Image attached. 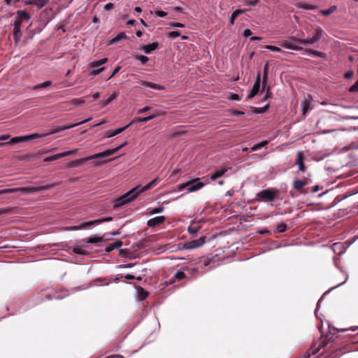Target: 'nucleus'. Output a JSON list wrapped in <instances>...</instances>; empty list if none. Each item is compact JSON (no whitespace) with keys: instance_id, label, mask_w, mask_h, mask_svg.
Here are the masks:
<instances>
[{"instance_id":"33","label":"nucleus","mask_w":358,"mask_h":358,"mask_svg":"<svg viewBox=\"0 0 358 358\" xmlns=\"http://www.w3.org/2000/svg\"><path fill=\"white\" fill-rule=\"evenodd\" d=\"M103 241V238L97 236H94L93 237L89 238L85 242L87 243H96L101 242Z\"/></svg>"},{"instance_id":"16","label":"nucleus","mask_w":358,"mask_h":358,"mask_svg":"<svg viewBox=\"0 0 358 358\" xmlns=\"http://www.w3.org/2000/svg\"><path fill=\"white\" fill-rule=\"evenodd\" d=\"M229 168L227 166H222L220 169L216 170L211 176L210 179L215 180L217 178L222 177L227 171Z\"/></svg>"},{"instance_id":"51","label":"nucleus","mask_w":358,"mask_h":358,"mask_svg":"<svg viewBox=\"0 0 358 358\" xmlns=\"http://www.w3.org/2000/svg\"><path fill=\"white\" fill-rule=\"evenodd\" d=\"M73 252L76 253V254H78V255H85L87 254V252H85V250H83V249L81 248H76L73 249Z\"/></svg>"},{"instance_id":"39","label":"nucleus","mask_w":358,"mask_h":358,"mask_svg":"<svg viewBox=\"0 0 358 358\" xmlns=\"http://www.w3.org/2000/svg\"><path fill=\"white\" fill-rule=\"evenodd\" d=\"M49 0H34V5L38 8H42L45 6Z\"/></svg>"},{"instance_id":"21","label":"nucleus","mask_w":358,"mask_h":358,"mask_svg":"<svg viewBox=\"0 0 358 358\" xmlns=\"http://www.w3.org/2000/svg\"><path fill=\"white\" fill-rule=\"evenodd\" d=\"M142 84L145 87H150V88L157 90H164L165 89L164 87L162 85L152 83L150 82L143 81Z\"/></svg>"},{"instance_id":"22","label":"nucleus","mask_w":358,"mask_h":358,"mask_svg":"<svg viewBox=\"0 0 358 358\" xmlns=\"http://www.w3.org/2000/svg\"><path fill=\"white\" fill-rule=\"evenodd\" d=\"M22 36V32L20 31V27H19V23H17L15 26H14L13 29V37L15 43H17Z\"/></svg>"},{"instance_id":"23","label":"nucleus","mask_w":358,"mask_h":358,"mask_svg":"<svg viewBox=\"0 0 358 358\" xmlns=\"http://www.w3.org/2000/svg\"><path fill=\"white\" fill-rule=\"evenodd\" d=\"M94 224H96V220H93V221H90V222H85V223L82 224L80 226L74 227H73V230L85 229H87L88 227H90L91 226H92Z\"/></svg>"},{"instance_id":"24","label":"nucleus","mask_w":358,"mask_h":358,"mask_svg":"<svg viewBox=\"0 0 358 358\" xmlns=\"http://www.w3.org/2000/svg\"><path fill=\"white\" fill-rule=\"evenodd\" d=\"M297 7L305 10H313L316 8V6L312 4H308L306 2H299L297 3Z\"/></svg>"},{"instance_id":"12","label":"nucleus","mask_w":358,"mask_h":358,"mask_svg":"<svg viewBox=\"0 0 358 358\" xmlns=\"http://www.w3.org/2000/svg\"><path fill=\"white\" fill-rule=\"evenodd\" d=\"M259 87H260V73H259L257 74L255 83L252 90H250V93H249V94L248 96V99H252L255 95H257V94L259 91Z\"/></svg>"},{"instance_id":"56","label":"nucleus","mask_w":358,"mask_h":358,"mask_svg":"<svg viewBox=\"0 0 358 358\" xmlns=\"http://www.w3.org/2000/svg\"><path fill=\"white\" fill-rule=\"evenodd\" d=\"M150 109V106H145L144 108H142L138 110V114H142L147 111H148Z\"/></svg>"},{"instance_id":"41","label":"nucleus","mask_w":358,"mask_h":358,"mask_svg":"<svg viewBox=\"0 0 358 358\" xmlns=\"http://www.w3.org/2000/svg\"><path fill=\"white\" fill-rule=\"evenodd\" d=\"M51 84H52L51 81H49V80L48 81H45V82H44V83H41L40 85H38L35 86L34 87V89L37 90V89H40V88L48 87L50 86Z\"/></svg>"},{"instance_id":"36","label":"nucleus","mask_w":358,"mask_h":358,"mask_svg":"<svg viewBox=\"0 0 358 358\" xmlns=\"http://www.w3.org/2000/svg\"><path fill=\"white\" fill-rule=\"evenodd\" d=\"M48 134H38V133H34V134H32L31 135H28V136H25L26 138V140H28V139H34V138H40V137H44V136H48Z\"/></svg>"},{"instance_id":"5","label":"nucleus","mask_w":358,"mask_h":358,"mask_svg":"<svg viewBox=\"0 0 358 358\" xmlns=\"http://www.w3.org/2000/svg\"><path fill=\"white\" fill-rule=\"evenodd\" d=\"M323 30L320 27H317L315 35L311 38L306 39H299L295 36H292L293 41H296L298 43L301 45L314 44L319 41L322 37Z\"/></svg>"},{"instance_id":"26","label":"nucleus","mask_w":358,"mask_h":358,"mask_svg":"<svg viewBox=\"0 0 358 358\" xmlns=\"http://www.w3.org/2000/svg\"><path fill=\"white\" fill-rule=\"evenodd\" d=\"M26 138L27 137H25V136L14 137V138H11L9 142H6L5 143H6V145L19 143L26 141Z\"/></svg>"},{"instance_id":"25","label":"nucleus","mask_w":358,"mask_h":358,"mask_svg":"<svg viewBox=\"0 0 358 358\" xmlns=\"http://www.w3.org/2000/svg\"><path fill=\"white\" fill-rule=\"evenodd\" d=\"M117 96V92H113L107 99L106 100H101L100 101V103L102 105V106H106L108 105L113 100H114Z\"/></svg>"},{"instance_id":"57","label":"nucleus","mask_w":358,"mask_h":358,"mask_svg":"<svg viewBox=\"0 0 358 358\" xmlns=\"http://www.w3.org/2000/svg\"><path fill=\"white\" fill-rule=\"evenodd\" d=\"M322 187L317 185H315L314 187H313L311 189H310V192H313V193H315L317 192V191H319L320 189H321Z\"/></svg>"},{"instance_id":"61","label":"nucleus","mask_w":358,"mask_h":358,"mask_svg":"<svg viewBox=\"0 0 358 358\" xmlns=\"http://www.w3.org/2000/svg\"><path fill=\"white\" fill-rule=\"evenodd\" d=\"M310 52H311L312 54H313L315 56H318V57H322L323 56V53L322 52H320V51H317V50H311Z\"/></svg>"},{"instance_id":"44","label":"nucleus","mask_w":358,"mask_h":358,"mask_svg":"<svg viewBox=\"0 0 358 358\" xmlns=\"http://www.w3.org/2000/svg\"><path fill=\"white\" fill-rule=\"evenodd\" d=\"M180 35V31H173L169 33L168 37L169 38H175Z\"/></svg>"},{"instance_id":"62","label":"nucleus","mask_w":358,"mask_h":358,"mask_svg":"<svg viewBox=\"0 0 358 358\" xmlns=\"http://www.w3.org/2000/svg\"><path fill=\"white\" fill-rule=\"evenodd\" d=\"M120 69H121V67H120V66H117V67L114 69V71H113V73L111 74V76L109 77V79H110V78H112L113 76H115V74H116V73H117L120 70Z\"/></svg>"},{"instance_id":"9","label":"nucleus","mask_w":358,"mask_h":358,"mask_svg":"<svg viewBox=\"0 0 358 358\" xmlns=\"http://www.w3.org/2000/svg\"><path fill=\"white\" fill-rule=\"evenodd\" d=\"M206 237L205 236L199 239L187 241L183 244L182 248L186 250H192L202 246L206 243Z\"/></svg>"},{"instance_id":"49","label":"nucleus","mask_w":358,"mask_h":358,"mask_svg":"<svg viewBox=\"0 0 358 358\" xmlns=\"http://www.w3.org/2000/svg\"><path fill=\"white\" fill-rule=\"evenodd\" d=\"M185 276H186L185 273L182 271H178L174 275L175 278L180 279V280L185 278Z\"/></svg>"},{"instance_id":"28","label":"nucleus","mask_w":358,"mask_h":358,"mask_svg":"<svg viewBox=\"0 0 358 358\" xmlns=\"http://www.w3.org/2000/svg\"><path fill=\"white\" fill-rule=\"evenodd\" d=\"M310 105V101L308 99H305L301 103V106H302V110H303V115H306V113L309 110Z\"/></svg>"},{"instance_id":"8","label":"nucleus","mask_w":358,"mask_h":358,"mask_svg":"<svg viewBox=\"0 0 358 358\" xmlns=\"http://www.w3.org/2000/svg\"><path fill=\"white\" fill-rule=\"evenodd\" d=\"M278 43L282 48L292 50H302L301 44L298 43L296 41L292 40L290 37L289 40H283L278 41Z\"/></svg>"},{"instance_id":"59","label":"nucleus","mask_w":358,"mask_h":358,"mask_svg":"<svg viewBox=\"0 0 358 358\" xmlns=\"http://www.w3.org/2000/svg\"><path fill=\"white\" fill-rule=\"evenodd\" d=\"M244 12H245L244 10L237 9V10H234L232 13L237 17L238 16V15L243 13Z\"/></svg>"},{"instance_id":"4","label":"nucleus","mask_w":358,"mask_h":358,"mask_svg":"<svg viewBox=\"0 0 358 358\" xmlns=\"http://www.w3.org/2000/svg\"><path fill=\"white\" fill-rule=\"evenodd\" d=\"M278 193V190L272 189H263L256 195V199L259 201H273Z\"/></svg>"},{"instance_id":"37","label":"nucleus","mask_w":358,"mask_h":358,"mask_svg":"<svg viewBox=\"0 0 358 358\" xmlns=\"http://www.w3.org/2000/svg\"><path fill=\"white\" fill-rule=\"evenodd\" d=\"M264 48L266 49L269 50L273 52H282V50L280 48H278V47H276L274 45H265Z\"/></svg>"},{"instance_id":"53","label":"nucleus","mask_w":358,"mask_h":358,"mask_svg":"<svg viewBox=\"0 0 358 358\" xmlns=\"http://www.w3.org/2000/svg\"><path fill=\"white\" fill-rule=\"evenodd\" d=\"M155 14L160 17H164L167 15V13L163 10H157L155 12Z\"/></svg>"},{"instance_id":"46","label":"nucleus","mask_w":358,"mask_h":358,"mask_svg":"<svg viewBox=\"0 0 358 358\" xmlns=\"http://www.w3.org/2000/svg\"><path fill=\"white\" fill-rule=\"evenodd\" d=\"M259 0H247L245 2V5L254 6L259 3Z\"/></svg>"},{"instance_id":"34","label":"nucleus","mask_w":358,"mask_h":358,"mask_svg":"<svg viewBox=\"0 0 358 358\" xmlns=\"http://www.w3.org/2000/svg\"><path fill=\"white\" fill-rule=\"evenodd\" d=\"M1 194L20 192V187L0 189Z\"/></svg>"},{"instance_id":"14","label":"nucleus","mask_w":358,"mask_h":358,"mask_svg":"<svg viewBox=\"0 0 358 358\" xmlns=\"http://www.w3.org/2000/svg\"><path fill=\"white\" fill-rule=\"evenodd\" d=\"M165 220L166 218L164 216H157L148 220L147 224L150 227H154L163 223Z\"/></svg>"},{"instance_id":"64","label":"nucleus","mask_w":358,"mask_h":358,"mask_svg":"<svg viewBox=\"0 0 358 358\" xmlns=\"http://www.w3.org/2000/svg\"><path fill=\"white\" fill-rule=\"evenodd\" d=\"M9 138H10V135H8V134L1 135V136H0V141L7 140Z\"/></svg>"},{"instance_id":"18","label":"nucleus","mask_w":358,"mask_h":358,"mask_svg":"<svg viewBox=\"0 0 358 358\" xmlns=\"http://www.w3.org/2000/svg\"><path fill=\"white\" fill-rule=\"evenodd\" d=\"M201 228L200 222H193L187 228V231L190 234H194L199 231Z\"/></svg>"},{"instance_id":"15","label":"nucleus","mask_w":358,"mask_h":358,"mask_svg":"<svg viewBox=\"0 0 358 358\" xmlns=\"http://www.w3.org/2000/svg\"><path fill=\"white\" fill-rule=\"evenodd\" d=\"M159 47V43L157 42H154L148 45H144L141 47V50L143 51L145 54H150L152 51L157 49Z\"/></svg>"},{"instance_id":"30","label":"nucleus","mask_w":358,"mask_h":358,"mask_svg":"<svg viewBox=\"0 0 358 358\" xmlns=\"http://www.w3.org/2000/svg\"><path fill=\"white\" fill-rule=\"evenodd\" d=\"M336 9H337V7L336 6H331L328 9L320 10V13L324 15H329L331 13H333Z\"/></svg>"},{"instance_id":"13","label":"nucleus","mask_w":358,"mask_h":358,"mask_svg":"<svg viewBox=\"0 0 358 358\" xmlns=\"http://www.w3.org/2000/svg\"><path fill=\"white\" fill-rule=\"evenodd\" d=\"M309 184L308 178L295 180L292 183V187L298 191H301L303 187Z\"/></svg>"},{"instance_id":"32","label":"nucleus","mask_w":358,"mask_h":358,"mask_svg":"<svg viewBox=\"0 0 358 358\" xmlns=\"http://www.w3.org/2000/svg\"><path fill=\"white\" fill-rule=\"evenodd\" d=\"M268 143V141H262L257 144H255L254 145L251 149L252 151H256V150H258L259 149H261L262 148L264 147L265 145H266Z\"/></svg>"},{"instance_id":"10","label":"nucleus","mask_w":358,"mask_h":358,"mask_svg":"<svg viewBox=\"0 0 358 358\" xmlns=\"http://www.w3.org/2000/svg\"><path fill=\"white\" fill-rule=\"evenodd\" d=\"M31 18L29 13L23 10H18L16 13V17L13 25L15 26L17 23H19V27H21V24L23 22L28 21Z\"/></svg>"},{"instance_id":"38","label":"nucleus","mask_w":358,"mask_h":358,"mask_svg":"<svg viewBox=\"0 0 358 358\" xmlns=\"http://www.w3.org/2000/svg\"><path fill=\"white\" fill-rule=\"evenodd\" d=\"M276 229L278 232L282 233L287 229V224L285 223L281 222L277 224Z\"/></svg>"},{"instance_id":"42","label":"nucleus","mask_w":358,"mask_h":358,"mask_svg":"<svg viewBox=\"0 0 358 358\" xmlns=\"http://www.w3.org/2000/svg\"><path fill=\"white\" fill-rule=\"evenodd\" d=\"M135 58L143 64L148 61V57L145 55H136Z\"/></svg>"},{"instance_id":"43","label":"nucleus","mask_w":358,"mask_h":358,"mask_svg":"<svg viewBox=\"0 0 358 358\" xmlns=\"http://www.w3.org/2000/svg\"><path fill=\"white\" fill-rule=\"evenodd\" d=\"M138 292L141 300H144L148 295V293L146 291H145L143 288H140Z\"/></svg>"},{"instance_id":"29","label":"nucleus","mask_w":358,"mask_h":358,"mask_svg":"<svg viewBox=\"0 0 358 358\" xmlns=\"http://www.w3.org/2000/svg\"><path fill=\"white\" fill-rule=\"evenodd\" d=\"M62 157H63V156H62V154L61 152V153H58V154H56V155H52V156H50V157H47L44 158L43 161L45 162H49L57 160V159H59L60 158H62Z\"/></svg>"},{"instance_id":"19","label":"nucleus","mask_w":358,"mask_h":358,"mask_svg":"<svg viewBox=\"0 0 358 358\" xmlns=\"http://www.w3.org/2000/svg\"><path fill=\"white\" fill-rule=\"evenodd\" d=\"M122 245V241L120 240H117L114 243L108 245L105 251L107 252H110L113 250H114L116 248H118Z\"/></svg>"},{"instance_id":"2","label":"nucleus","mask_w":358,"mask_h":358,"mask_svg":"<svg viewBox=\"0 0 358 358\" xmlns=\"http://www.w3.org/2000/svg\"><path fill=\"white\" fill-rule=\"evenodd\" d=\"M126 145H127V142H124V143L121 144L120 145H119L118 147H117L114 149H109V150H105L103 152L91 155L90 157L78 159L73 162L71 166H80L82 164L87 162L92 159H101V158L109 157V156L115 154L117 151H118L120 148H122V147H124Z\"/></svg>"},{"instance_id":"27","label":"nucleus","mask_w":358,"mask_h":358,"mask_svg":"<svg viewBox=\"0 0 358 358\" xmlns=\"http://www.w3.org/2000/svg\"><path fill=\"white\" fill-rule=\"evenodd\" d=\"M132 124V122H131L129 124H128L127 125H126L125 127H121V128H118L117 129H115L114 131L112 132V135H107L106 136L108 138H110V137H113L114 136H116L120 133H122V131H124L127 128H128L131 124Z\"/></svg>"},{"instance_id":"63","label":"nucleus","mask_w":358,"mask_h":358,"mask_svg":"<svg viewBox=\"0 0 358 358\" xmlns=\"http://www.w3.org/2000/svg\"><path fill=\"white\" fill-rule=\"evenodd\" d=\"M19 1L20 0H5V2L7 5H13Z\"/></svg>"},{"instance_id":"6","label":"nucleus","mask_w":358,"mask_h":358,"mask_svg":"<svg viewBox=\"0 0 358 358\" xmlns=\"http://www.w3.org/2000/svg\"><path fill=\"white\" fill-rule=\"evenodd\" d=\"M57 185H58V183H52L50 185H41V186H38V187H31V186L22 187H20V192H22L24 194H32V193L42 192V191L52 189Z\"/></svg>"},{"instance_id":"17","label":"nucleus","mask_w":358,"mask_h":358,"mask_svg":"<svg viewBox=\"0 0 358 358\" xmlns=\"http://www.w3.org/2000/svg\"><path fill=\"white\" fill-rule=\"evenodd\" d=\"M296 164L299 166V170L301 172H305L306 167L303 164V155L302 152L299 151L297 152V157L296 160Z\"/></svg>"},{"instance_id":"45","label":"nucleus","mask_w":358,"mask_h":358,"mask_svg":"<svg viewBox=\"0 0 358 358\" xmlns=\"http://www.w3.org/2000/svg\"><path fill=\"white\" fill-rule=\"evenodd\" d=\"M268 70V64H266L264 67V76H263V83H266L267 80V74Z\"/></svg>"},{"instance_id":"11","label":"nucleus","mask_w":358,"mask_h":358,"mask_svg":"<svg viewBox=\"0 0 358 358\" xmlns=\"http://www.w3.org/2000/svg\"><path fill=\"white\" fill-rule=\"evenodd\" d=\"M91 119L92 118L90 117V118H87V119H86L85 120H83L81 122H77V123H75V124H66V125H63V126H59L55 129H54L53 131H51L47 133V134L50 135V134H55V133L58 132V131H64V130H66V129L73 128V127H75L76 126H78L80 124H82L83 123L89 122Z\"/></svg>"},{"instance_id":"50","label":"nucleus","mask_w":358,"mask_h":358,"mask_svg":"<svg viewBox=\"0 0 358 358\" xmlns=\"http://www.w3.org/2000/svg\"><path fill=\"white\" fill-rule=\"evenodd\" d=\"M77 151H78L77 149H74V150H69V151H66V152H62V154L63 157H64L69 156L70 155L76 154L77 152Z\"/></svg>"},{"instance_id":"60","label":"nucleus","mask_w":358,"mask_h":358,"mask_svg":"<svg viewBox=\"0 0 358 358\" xmlns=\"http://www.w3.org/2000/svg\"><path fill=\"white\" fill-rule=\"evenodd\" d=\"M104 8L106 10H110L113 8V4L112 3H108L105 5Z\"/></svg>"},{"instance_id":"40","label":"nucleus","mask_w":358,"mask_h":358,"mask_svg":"<svg viewBox=\"0 0 358 358\" xmlns=\"http://www.w3.org/2000/svg\"><path fill=\"white\" fill-rule=\"evenodd\" d=\"M70 102L73 105L78 106L83 104L85 102V100L84 98L73 99Z\"/></svg>"},{"instance_id":"35","label":"nucleus","mask_w":358,"mask_h":358,"mask_svg":"<svg viewBox=\"0 0 358 358\" xmlns=\"http://www.w3.org/2000/svg\"><path fill=\"white\" fill-rule=\"evenodd\" d=\"M164 207H157L152 209H149V211L147 213L148 215H153L162 213L164 211Z\"/></svg>"},{"instance_id":"54","label":"nucleus","mask_w":358,"mask_h":358,"mask_svg":"<svg viewBox=\"0 0 358 358\" xmlns=\"http://www.w3.org/2000/svg\"><path fill=\"white\" fill-rule=\"evenodd\" d=\"M229 99L234 101L241 100L239 95L237 94H231Z\"/></svg>"},{"instance_id":"48","label":"nucleus","mask_w":358,"mask_h":358,"mask_svg":"<svg viewBox=\"0 0 358 358\" xmlns=\"http://www.w3.org/2000/svg\"><path fill=\"white\" fill-rule=\"evenodd\" d=\"M349 92H358V80L356 81V83L352 85L349 90Z\"/></svg>"},{"instance_id":"58","label":"nucleus","mask_w":358,"mask_h":358,"mask_svg":"<svg viewBox=\"0 0 358 358\" xmlns=\"http://www.w3.org/2000/svg\"><path fill=\"white\" fill-rule=\"evenodd\" d=\"M243 36H245V37H248L252 35V31L250 29H245L243 31Z\"/></svg>"},{"instance_id":"55","label":"nucleus","mask_w":358,"mask_h":358,"mask_svg":"<svg viewBox=\"0 0 358 358\" xmlns=\"http://www.w3.org/2000/svg\"><path fill=\"white\" fill-rule=\"evenodd\" d=\"M356 329H358V327H350L349 329H341L338 330V332H343V331H355Z\"/></svg>"},{"instance_id":"7","label":"nucleus","mask_w":358,"mask_h":358,"mask_svg":"<svg viewBox=\"0 0 358 358\" xmlns=\"http://www.w3.org/2000/svg\"><path fill=\"white\" fill-rule=\"evenodd\" d=\"M108 58H103L101 59L90 62L89 66L92 69L91 73L94 76H96L102 72L105 68L100 66L106 64Z\"/></svg>"},{"instance_id":"52","label":"nucleus","mask_w":358,"mask_h":358,"mask_svg":"<svg viewBox=\"0 0 358 358\" xmlns=\"http://www.w3.org/2000/svg\"><path fill=\"white\" fill-rule=\"evenodd\" d=\"M169 24L171 27H180V28L185 27V24L180 23V22H171Z\"/></svg>"},{"instance_id":"1","label":"nucleus","mask_w":358,"mask_h":358,"mask_svg":"<svg viewBox=\"0 0 358 358\" xmlns=\"http://www.w3.org/2000/svg\"><path fill=\"white\" fill-rule=\"evenodd\" d=\"M150 188H152V186L150 182L142 187H141V186H136L134 187L123 196L117 199L115 202L114 207H120L129 202L134 201L140 194V193L147 191Z\"/></svg>"},{"instance_id":"3","label":"nucleus","mask_w":358,"mask_h":358,"mask_svg":"<svg viewBox=\"0 0 358 358\" xmlns=\"http://www.w3.org/2000/svg\"><path fill=\"white\" fill-rule=\"evenodd\" d=\"M204 186L205 183L201 182L200 179L197 178L178 185V188L180 191L187 188L188 192H193L201 189Z\"/></svg>"},{"instance_id":"47","label":"nucleus","mask_w":358,"mask_h":358,"mask_svg":"<svg viewBox=\"0 0 358 358\" xmlns=\"http://www.w3.org/2000/svg\"><path fill=\"white\" fill-rule=\"evenodd\" d=\"M111 220H113V217H105V218L96 220V224H101L102 222H110Z\"/></svg>"},{"instance_id":"20","label":"nucleus","mask_w":358,"mask_h":358,"mask_svg":"<svg viewBox=\"0 0 358 358\" xmlns=\"http://www.w3.org/2000/svg\"><path fill=\"white\" fill-rule=\"evenodd\" d=\"M127 36L126 35V34L124 32H121V33L118 34L115 38H113L108 43V45H112V44H114V43H119L122 40L127 39Z\"/></svg>"},{"instance_id":"31","label":"nucleus","mask_w":358,"mask_h":358,"mask_svg":"<svg viewBox=\"0 0 358 358\" xmlns=\"http://www.w3.org/2000/svg\"><path fill=\"white\" fill-rule=\"evenodd\" d=\"M159 115L158 114H152L149 116H147V117H138L136 118V120L138 122H148L149 120H153L155 119V117H157Z\"/></svg>"}]
</instances>
